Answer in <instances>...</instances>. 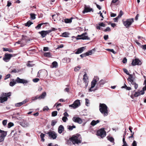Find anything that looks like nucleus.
Returning <instances> with one entry per match:
<instances>
[{
  "instance_id": "f3484780",
  "label": "nucleus",
  "mask_w": 146,
  "mask_h": 146,
  "mask_svg": "<svg viewBox=\"0 0 146 146\" xmlns=\"http://www.w3.org/2000/svg\"><path fill=\"white\" fill-rule=\"evenodd\" d=\"M105 82L104 80H102L99 82L97 84L96 88H99L101 87H102L103 85L104 84Z\"/></svg>"
},
{
  "instance_id": "3c124183",
  "label": "nucleus",
  "mask_w": 146,
  "mask_h": 146,
  "mask_svg": "<svg viewBox=\"0 0 146 146\" xmlns=\"http://www.w3.org/2000/svg\"><path fill=\"white\" fill-rule=\"evenodd\" d=\"M40 80L38 78H35L34 79H33V81L34 82H38Z\"/></svg>"
},
{
  "instance_id": "aec40b11",
  "label": "nucleus",
  "mask_w": 146,
  "mask_h": 146,
  "mask_svg": "<svg viewBox=\"0 0 146 146\" xmlns=\"http://www.w3.org/2000/svg\"><path fill=\"white\" fill-rule=\"evenodd\" d=\"M27 102V101L26 100H25L23 101L22 102H19L18 103H17L15 104V106L17 107H20L23 104H25Z\"/></svg>"
},
{
  "instance_id": "69168bd1",
  "label": "nucleus",
  "mask_w": 146,
  "mask_h": 146,
  "mask_svg": "<svg viewBox=\"0 0 146 146\" xmlns=\"http://www.w3.org/2000/svg\"><path fill=\"white\" fill-rule=\"evenodd\" d=\"M133 85H134V88L135 89H137L138 87V84H136V82H135L134 84H133Z\"/></svg>"
},
{
  "instance_id": "de8ad7c7",
  "label": "nucleus",
  "mask_w": 146,
  "mask_h": 146,
  "mask_svg": "<svg viewBox=\"0 0 146 146\" xmlns=\"http://www.w3.org/2000/svg\"><path fill=\"white\" fill-rule=\"evenodd\" d=\"M123 71L127 75H129L130 74H129V73L128 72V70H127L126 69L124 68L123 69Z\"/></svg>"
},
{
  "instance_id": "5701e85b",
  "label": "nucleus",
  "mask_w": 146,
  "mask_h": 146,
  "mask_svg": "<svg viewBox=\"0 0 146 146\" xmlns=\"http://www.w3.org/2000/svg\"><path fill=\"white\" fill-rule=\"evenodd\" d=\"M46 95V93L45 92H43L42 94H41L40 96H39V99L44 98Z\"/></svg>"
},
{
  "instance_id": "6ab92c4d",
  "label": "nucleus",
  "mask_w": 146,
  "mask_h": 146,
  "mask_svg": "<svg viewBox=\"0 0 146 146\" xmlns=\"http://www.w3.org/2000/svg\"><path fill=\"white\" fill-rule=\"evenodd\" d=\"M64 126L62 125H60L58 128V132L60 134H61L63 131H64Z\"/></svg>"
},
{
  "instance_id": "79ce46f5",
  "label": "nucleus",
  "mask_w": 146,
  "mask_h": 146,
  "mask_svg": "<svg viewBox=\"0 0 146 146\" xmlns=\"http://www.w3.org/2000/svg\"><path fill=\"white\" fill-rule=\"evenodd\" d=\"M31 63V62L30 61H29L27 63V65L29 67H32L34 65V64L31 63Z\"/></svg>"
},
{
  "instance_id": "f8f14e48",
  "label": "nucleus",
  "mask_w": 146,
  "mask_h": 146,
  "mask_svg": "<svg viewBox=\"0 0 146 146\" xmlns=\"http://www.w3.org/2000/svg\"><path fill=\"white\" fill-rule=\"evenodd\" d=\"M97 80H97V78H96V79L95 78H94L93 80L91 82V87L89 89V92H92L93 91L92 90V88H94L95 86Z\"/></svg>"
},
{
  "instance_id": "7ed1b4c3",
  "label": "nucleus",
  "mask_w": 146,
  "mask_h": 146,
  "mask_svg": "<svg viewBox=\"0 0 146 146\" xmlns=\"http://www.w3.org/2000/svg\"><path fill=\"white\" fill-rule=\"evenodd\" d=\"M133 22V18L129 19L125 21H123V23L126 28H129Z\"/></svg>"
},
{
  "instance_id": "72a5a7b5",
  "label": "nucleus",
  "mask_w": 146,
  "mask_h": 146,
  "mask_svg": "<svg viewBox=\"0 0 146 146\" xmlns=\"http://www.w3.org/2000/svg\"><path fill=\"white\" fill-rule=\"evenodd\" d=\"M57 121L56 120H52L51 121V125L52 126H54L57 123Z\"/></svg>"
},
{
  "instance_id": "6e6d98bb",
  "label": "nucleus",
  "mask_w": 146,
  "mask_h": 146,
  "mask_svg": "<svg viewBox=\"0 0 146 146\" xmlns=\"http://www.w3.org/2000/svg\"><path fill=\"white\" fill-rule=\"evenodd\" d=\"M7 120H4L2 122V123L5 126L6 125L7 123Z\"/></svg>"
},
{
  "instance_id": "ea45409f",
  "label": "nucleus",
  "mask_w": 146,
  "mask_h": 146,
  "mask_svg": "<svg viewBox=\"0 0 146 146\" xmlns=\"http://www.w3.org/2000/svg\"><path fill=\"white\" fill-rule=\"evenodd\" d=\"M14 125V124L12 122L9 123L7 125V127L8 128H10L11 127L13 126Z\"/></svg>"
},
{
  "instance_id": "774afa93",
  "label": "nucleus",
  "mask_w": 146,
  "mask_h": 146,
  "mask_svg": "<svg viewBox=\"0 0 146 146\" xmlns=\"http://www.w3.org/2000/svg\"><path fill=\"white\" fill-rule=\"evenodd\" d=\"M11 75L10 74H8L6 76L4 79L5 80H6L8 78H9L10 76Z\"/></svg>"
},
{
  "instance_id": "c85d7f7f",
  "label": "nucleus",
  "mask_w": 146,
  "mask_h": 146,
  "mask_svg": "<svg viewBox=\"0 0 146 146\" xmlns=\"http://www.w3.org/2000/svg\"><path fill=\"white\" fill-rule=\"evenodd\" d=\"M107 138L112 143H113L114 142V139L112 137L108 136Z\"/></svg>"
},
{
  "instance_id": "9b49d317",
  "label": "nucleus",
  "mask_w": 146,
  "mask_h": 146,
  "mask_svg": "<svg viewBox=\"0 0 146 146\" xmlns=\"http://www.w3.org/2000/svg\"><path fill=\"white\" fill-rule=\"evenodd\" d=\"M141 64V62L139 59L135 58L133 60L131 63V65L133 66H134L136 65H140Z\"/></svg>"
},
{
  "instance_id": "a878e982",
  "label": "nucleus",
  "mask_w": 146,
  "mask_h": 146,
  "mask_svg": "<svg viewBox=\"0 0 146 146\" xmlns=\"http://www.w3.org/2000/svg\"><path fill=\"white\" fill-rule=\"evenodd\" d=\"M3 51H8L10 52H13V50L12 49H10L9 48H3Z\"/></svg>"
},
{
  "instance_id": "20e7f679",
  "label": "nucleus",
  "mask_w": 146,
  "mask_h": 146,
  "mask_svg": "<svg viewBox=\"0 0 146 146\" xmlns=\"http://www.w3.org/2000/svg\"><path fill=\"white\" fill-rule=\"evenodd\" d=\"M96 135L98 136H100L102 138L105 137L106 136V133L104 128H102L98 130L97 131Z\"/></svg>"
},
{
  "instance_id": "e433bc0d",
  "label": "nucleus",
  "mask_w": 146,
  "mask_h": 146,
  "mask_svg": "<svg viewBox=\"0 0 146 146\" xmlns=\"http://www.w3.org/2000/svg\"><path fill=\"white\" fill-rule=\"evenodd\" d=\"M57 112L56 111H54L52 113V117H55L57 115Z\"/></svg>"
},
{
  "instance_id": "052dcab7",
  "label": "nucleus",
  "mask_w": 146,
  "mask_h": 146,
  "mask_svg": "<svg viewBox=\"0 0 146 146\" xmlns=\"http://www.w3.org/2000/svg\"><path fill=\"white\" fill-rule=\"evenodd\" d=\"M144 84L145 85V86L143 88V90H146V80L144 81Z\"/></svg>"
},
{
  "instance_id": "9d476101",
  "label": "nucleus",
  "mask_w": 146,
  "mask_h": 146,
  "mask_svg": "<svg viewBox=\"0 0 146 146\" xmlns=\"http://www.w3.org/2000/svg\"><path fill=\"white\" fill-rule=\"evenodd\" d=\"M90 11L93 12V9L90 8L89 6H86V5H84V9L82 11V13L84 14L86 13L90 12Z\"/></svg>"
},
{
  "instance_id": "7c9ffc66",
  "label": "nucleus",
  "mask_w": 146,
  "mask_h": 146,
  "mask_svg": "<svg viewBox=\"0 0 146 146\" xmlns=\"http://www.w3.org/2000/svg\"><path fill=\"white\" fill-rule=\"evenodd\" d=\"M30 15L31 16V18L32 20L35 19L36 17H35L36 15L33 13H31L30 14Z\"/></svg>"
},
{
  "instance_id": "864d4df0",
  "label": "nucleus",
  "mask_w": 146,
  "mask_h": 146,
  "mask_svg": "<svg viewBox=\"0 0 146 146\" xmlns=\"http://www.w3.org/2000/svg\"><path fill=\"white\" fill-rule=\"evenodd\" d=\"M111 29L110 27H107L106 29H105L104 31L105 32L106 31H111Z\"/></svg>"
},
{
  "instance_id": "e2e57ef3",
  "label": "nucleus",
  "mask_w": 146,
  "mask_h": 146,
  "mask_svg": "<svg viewBox=\"0 0 146 146\" xmlns=\"http://www.w3.org/2000/svg\"><path fill=\"white\" fill-rule=\"evenodd\" d=\"M137 142L135 141H134L132 143V146H137Z\"/></svg>"
},
{
  "instance_id": "13d9d810",
  "label": "nucleus",
  "mask_w": 146,
  "mask_h": 146,
  "mask_svg": "<svg viewBox=\"0 0 146 146\" xmlns=\"http://www.w3.org/2000/svg\"><path fill=\"white\" fill-rule=\"evenodd\" d=\"M127 59L126 57L124 58L123 60H122V62L123 63H125L127 62Z\"/></svg>"
},
{
  "instance_id": "a19ab883",
  "label": "nucleus",
  "mask_w": 146,
  "mask_h": 146,
  "mask_svg": "<svg viewBox=\"0 0 146 146\" xmlns=\"http://www.w3.org/2000/svg\"><path fill=\"white\" fill-rule=\"evenodd\" d=\"M106 50L109 51H110L112 52L114 54H115L116 53V52H115L114 50L113 49H106Z\"/></svg>"
},
{
  "instance_id": "f704fd0d",
  "label": "nucleus",
  "mask_w": 146,
  "mask_h": 146,
  "mask_svg": "<svg viewBox=\"0 0 146 146\" xmlns=\"http://www.w3.org/2000/svg\"><path fill=\"white\" fill-rule=\"evenodd\" d=\"M44 23H42L38 24L35 27V28L36 29H39L41 28V26Z\"/></svg>"
},
{
  "instance_id": "c03bdc74",
  "label": "nucleus",
  "mask_w": 146,
  "mask_h": 146,
  "mask_svg": "<svg viewBox=\"0 0 146 146\" xmlns=\"http://www.w3.org/2000/svg\"><path fill=\"white\" fill-rule=\"evenodd\" d=\"M68 34L66 32H64L62 34V36L64 37H67Z\"/></svg>"
},
{
  "instance_id": "4be33fe9",
  "label": "nucleus",
  "mask_w": 146,
  "mask_h": 146,
  "mask_svg": "<svg viewBox=\"0 0 146 146\" xmlns=\"http://www.w3.org/2000/svg\"><path fill=\"white\" fill-rule=\"evenodd\" d=\"M73 19V17H71L70 19H64V22L66 23H71L72 22V19Z\"/></svg>"
},
{
  "instance_id": "6e6552de",
  "label": "nucleus",
  "mask_w": 146,
  "mask_h": 146,
  "mask_svg": "<svg viewBox=\"0 0 146 146\" xmlns=\"http://www.w3.org/2000/svg\"><path fill=\"white\" fill-rule=\"evenodd\" d=\"M48 135L49 137L53 139H55L57 137V134L54 131H49L46 133Z\"/></svg>"
},
{
  "instance_id": "a18cd8bd",
  "label": "nucleus",
  "mask_w": 146,
  "mask_h": 146,
  "mask_svg": "<svg viewBox=\"0 0 146 146\" xmlns=\"http://www.w3.org/2000/svg\"><path fill=\"white\" fill-rule=\"evenodd\" d=\"M86 54L87 56L91 55L92 54V50H91L88 51V52H86Z\"/></svg>"
},
{
  "instance_id": "393cba45",
  "label": "nucleus",
  "mask_w": 146,
  "mask_h": 146,
  "mask_svg": "<svg viewBox=\"0 0 146 146\" xmlns=\"http://www.w3.org/2000/svg\"><path fill=\"white\" fill-rule=\"evenodd\" d=\"M67 127L68 129L69 130L71 131L72 130L73 128H75L76 127L74 125L72 126L68 125Z\"/></svg>"
},
{
  "instance_id": "412c9836",
  "label": "nucleus",
  "mask_w": 146,
  "mask_h": 146,
  "mask_svg": "<svg viewBox=\"0 0 146 146\" xmlns=\"http://www.w3.org/2000/svg\"><path fill=\"white\" fill-rule=\"evenodd\" d=\"M8 98L7 97H0V102L1 103H3L4 102H6Z\"/></svg>"
},
{
  "instance_id": "a211bd4d",
  "label": "nucleus",
  "mask_w": 146,
  "mask_h": 146,
  "mask_svg": "<svg viewBox=\"0 0 146 146\" xmlns=\"http://www.w3.org/2000/svg\"><path fill=\"white\" fill-rule=\"evenodd\" d=\"M85 49L84 47H82L78 48L77 51L75 52V54H78L82 53Z\"/></svg>"
},
{
  "instance_id": "2f4dec72",
  "label": "nucleus",
  "mask_w": 146,
  "mask_h": 146,
  "mask_svg": "<svg viewBox=\"0 0 146 146\" xmlns=\"http://www.w3.org/2000/svg\"><path fill=\"white\" fill-rule=\"evenodd\" d=\"M45 136V134L42 133H41L40 135V137L41 139V140L42 141H44V137Z\"/></svg>"
},
{
  "instance_id": "338daca9",
  "label": "nucleus",
  "mask_w": 146,
  "mask_h": 146,
  "mask_svg": "<svg viewBox=\"0 0 146 146\" xmlns=\"http://www.w3.org/2000/svg\"><path fill=\"white\" fill-rule=\"evenodd\" d=\"M119 18L117 16L116 17L113 19V21L115 22H117L118 21V19Z\"/></svg>"
},
{
  "instance_id": "4c0bfd02",
  "label": "nucleus",
  "mask_w": 146,
  "mask_h": 146,
  "mask_svg": "<svg viewBox=\"0 0 146 146\" xmlns=\"http://www.w3.org/2000/svg\"><path fill=\"white\" fill-rule=\"evenodd\" d=\"M16 82L15 81L11 82L9 83L10 86H13L16 83Z\"/></svg>"
},
{
  "instance_id": "8fccbe9b",
  "label": "nucleus",
  "mask_w": 146,
  "mask_h": 146,
  "mask_svg": "<svg viewBox=\"0 0 146 146\" xmlns=\"http://www.w3.org/2000/svg\"><path fill=\"white\" fill-rule=\"evenodd\" d=\"M62 119L64 122H66L68 119L66 117L64 116L62 117Z\"/></svg>"
},
{
  "instance_id": "680f3d73",
  "label": "nucleus",
  "mask_w": 146,
  "mask_h": 146,
  "mask_svg": "<svg viewBox=\"0 0 146 146\" xmlns=\"http://www.w3.org/2000/svg\"><path fill=\"white\" fill-rule=\"evenodd\" d=\"M80 68L79 66L76 67L74 69V71L76 72L80 69Z\"/></svg>"
},
{
  "instance_id": "0eeeda50",
  "label": "nucleus",
  "mask_w": 146,
  "mask_h": 146,
  "mask_svg": "<svg viewBox=\"0 0 146 146\" xmlns=\"http://www.w3.org/2000/svg\"><path fill=\"white\" fill-rule=\"evenodd\" d=\"M13 56L14 55L12 54L6 53L5 54L4 57L3 58V60L5 62H8Z\"/></svg>"
},
{
  "instance_id": "f03ea898",
  "label": "nucleus",
  "mask_w": 146,
  "mask_h": 146,
  "mask_svg": "<svg viewBox=\"0 0 146 146\" xmlns=\"http://www.w3.org/2000/svg\"><path fill=\"white\" fill-rule=\"evenodd\" d=\"M99 110L104 116H106L108 115V108L105 104H100L99 105Z\"/></svg>"
},
{
  "instance_id": "cd10ccee",
  "label": "nucleus",
  "mask_w": 146,
  "mask_h": 146,
  "mask_svg": "<svg viewBox=\"0 0 146 146\" xmlns=\"http://www.w3.org/2000/svg\"><path fill=\"white\" fill-rule=\"evenodd\" d=\"M33 24L30 21H29L27 22L25 24V26L26 27H29L31 25Z\"/></svg>"
},
{
  "instance_id": "37998d69",
  "label": "nucleus",
  "mask_w": 146,
  "mask_h": 146,
  "mask_svg": "<svg viewBox=\"0 0 146 146\" xmlns=\"http://www.w3.org/2000/svg\"><path fill=\"white\" fill-rule=\"evenodd\" d=\"M123 13L122 10H120V12L118 16V17L119 18L121 17V16L123 15Z\"/></svg>"
},
{
  "instance_id": "09e8293b",
  "label": "nucleus",
  "mask_w": 146,
  "mask_h": 146,
  "mask_svg": "<svg viewBox=\"0 0 146 146\" xmlns=\"http://www.w3.org/2000/svg\"><path fill=\"white\" fill-rule=\"evenodd\" d=\"M39 96L37 95L35 97H33L32 98V100H35L37 99H39Z\"/></svg>"
},
{
  "instance_id": "f257e3e1",
  "label": "nucleus",
  "mask_w": 146,
  "mask_h": 146,
  "mask_svg": "<svg viewBox=\"0 0 146 146\" xmlns=\"http://www.w3.org/2000/svg\"><path fill=\"white\" fill-rule=\"evenodd\" d=\"M82 142V137L80 134L77 133L74 135L66 141V143L71 145L72 144L79 145Z\"/></svg>"
},
{
  "instance_id": "603ef678",
  "label": "nucleus",
  "mask_w": 146,
  "mask_h": 146,
  "mask_svg": "<svg viewBox=\"0 0 146 146\" xmlns=\"http://www.w3.org/2000/svg\"><path fill=\"white\" fill-rule=\"evenodd\" d=\"M49 110V108L47 106H46L44 107V108H43V110L44 111H48Z\"/></svg>"
},
{
  "instance_id": "5fc2aeb1",
  "label": "nucleus",
  "mask_w": 146,
  "mask_h": 146,
  "mask_svg": "<svg viewBox=\"0 0 146 146\" xmlns=\"http://www.w3.org/2000/svg\"><path fill=\"white\" fill-rule=\"evenodd\" d=\"M52 18L54 19V21H55V19H56L57 17V15H53L52 16Z\"/></svg>"
},
{
  "instance_id": "b1692460",
  "label": "nucleus",
  "mask_w": 146,
  "mask_h": 146,
  "mask_svg": "<svg viewBox=\"0 0 146 146\" xmlns=\"http://www.w3.org/2000/svg\"><path fill=\"white\" fill-rule=\"evenodd\" d=\"M121 88H125L127 90H129L131 89V88L130 87H127L125 84H124V86H122Z\"/></svg>"
},
{
  "instance_id": "473e14b6",
  "label": "nucleus",
  "mask_w": 146,
  "mask_h": 146,
  "mask_svg": "<svg viewBox=\"0 0 146 146\" xmlns=\"http://www.w3.org/2000/svg\"><path fill=\"white\" fill-rule=\"evenodd\" d=\"M133 92H135V93L134 94V96L135 97H137L139 96H140V94L138 92H136L135 91V90H134L133 91Z\"/></svg>"
},
{
  "instance_id": "0e129e2a",
  "label": "nucleus",
  "mask_w": 146,
  "mask_h": 146,
  "mask_svg": "<svg viewBox=\"0 0 146 146\" xmlns=\"http://www.w3.org/2000/svg\"><path fill=\"white\" fill-rule=\"evenodd\" d=\"M87 56L86 53L82 54L80 55V56L82 58Z\"/></svg>"
},
{
  "instance_id": "4468645a",
  "label": "nucleus",
  "mask_w": 146,
  "mask_h": 146,
  "mask_svg": "<svg viewBox=\"0 0 146 146\" xmlns=\"http://www.w3.org/2000/svg\"><path fill=\"white\" fill-rule=\"evenodd\" d=\"M49 31H42L39 32L38 33L41 35L42 38L44 37L47 34L49 33Z\"/></svg>"
},
{
  "instance_id": "dca6fc26",
  "label": "nucleus",
  "mask_w": 146,
  "mask_h": 146,
  "mask_svg": "<svg viewBox=\"0 0 146 146\" xmlns=\"http://www.w3.org/2000/svg\"><path fill=\"white\" fill-rule=\"evenodd\" d=\"M73 121L76 123L81 124L82 122V119L79 117H74L72 118Z\"/></svg>"
},
{
  "instance_id": "c9c22d12",
  "label": "nucleus",
  "mask_w": 146,
  "mask_h": 146,
  "mask_svg": "<svg viewBox=\"0 0 146 146\" xmlns=\"http://www.w3.org/2000/svg\"><path fill=\"white\" fill-rule=\"evenodd\" d=\"M53 67H56L58 66L57 62L56 61H54L52 63Z\"/></svg>"
},
{
  "instance_id": "ddd939ff",
  "label": "nucleus",
  "mask_w": 146,
  "mask_h": 146,
  "mask_svg": "<svg viewBox=\"0 0 146 146\" xmlns=\"http://www.w3.org/2000/svg\"><path fill=\"white\" fill-rule=\"evenodd\" d=\"M16 81L17 83H23V84H26L28 82V81L27 80L24 79H20L19 77H17V78Z\"/></svg>"
},
{
  "instance_id": "bb28decb",
  "label": "nucleus",
  "mask_w": 146,
  "mask_h": 146,
  "mask_svg": "<svg viewBox=\"0 0 146 146\" xmlns=\"http://www.w3.org/2000/svg\"><path fill=\"white\" fill-rule=\"evenodd\" d=\"M129 76L128 78L127 79L128 80H130L131 79L132 80H134L135 78V77H133V75L131 74H130L129 75Z\"/></svg>"
},
{
  "instance_id": "49530a36",
  "label": "nucleus",
  "mask_w": 146,
  "mask_h": 146,
  "mask_svg": "<svg viewBox=\"0 0 146 146\" xmlns=\"http://www.w3.org/2000/svg\"><path fill=\"white\" fill-rule=\"evenodd\" d=\"M96 124V121L94 120H92L90 123V124L92 126H94Z\"/></svg>"
},
{
  "instance_id": "bf43d9fd",
  "label": "nucleus",
  "mask_w": 146,
  "mask_h": 146,
  "mask_svg": "<svg viewBox=\"0 0 146 146\" xmlns=\"http://www.w3.org/2000/svg\"><path fill=\"white\" fill-rule=\"evenodd\" d=\"M99 25L100 26L105 27V24L103 23H101L99 24Z\"/></svg>"
},
{
  "instance_id": "423d86ee",
  "label": "nucleus",
  "mask_w": 146,
  "mask_h": 146,
  "mask_svg": "<svg viewBox=\"0 0 146 146\" xmlns=\"http://www.w3.org/2000/svg\"><path fill=\"white\" fill-rule=\"evenodd\" d=\"M87 33L86 32L82 33L81 35H78L77 36V37L76 38L78 39L82 40H89L90 38L87 35Z\"/></svg>"
},
{
  "instance_id": "2eb2a0df",
  "label": "nucleus",
  "mask_w": 146,
  "mask_h": 146,
  "mask_svg": "<svg viewBox=\"0 0 146 146\" xmlns=\"http://www.w3.org/2000/svg\"><path fill=\"white\" fill-rule=\"evenodd\" d=\"M84 77L83 79V80L84 82V83L85 84V86L86 87L88 86V78L87 76L86 73H85L84 75Z\"/></svg>"
},
{
  "instance_id": "c756f323",
  "label": "nucleus",
  "mask_w": 146,
  "mask_h": 146,
  "mask_svg": "<svg viewBox=\"0 0 146 146\" xmlns=\"http://www.w3.org/2000/svg\"><path fill=\"white\" fill-rule=\"evenodd\" d=\"M44 56L46 57H51V54L50 52H45L44 54Z\"/></svg>"
},
{
  "instance_id": "58836bf2",
  "label": "nucleus",
  "mask_w": 146,
  "mask_h": 146,
  "mask_svg": "<svg viewBox=\"0 0 146 146\" xmlns=\"http://www.w3.org/2000/svg\"><path fill=\"white\" fill-rule=\"evenodd\" d=\"M4 94L3 95L5 97H7H7H9L11 95V93L10 92H9L8 93H5V94Z\"/></svg>"
},
{
  "instance_id": "1a4fd4ad",
  "label": "nucleus",
  "mask_w": 146,
  "mask_h": 146,
  "mask_svg": "<svg viewBox=\"0 0 146 146\" xmlns=\"http://www.w3.org/2000/svg\"><path fill=\"white\" fill-rule=\"evenodd\" d=\"M80 105V100H76L74 103L71 105H69L70 107H71L74 108H77Z\"/></svg>"
},
{
  "instance_id": "39448f33",
  "label": "nucleus",
  "mask_w": 146,
  "mask_h": 146,
  "mask_svg": "<svg viewBox=\"0 0 146 146\" xmlns=\"http://www.w3.org/2000/svg\"><path fill=\"white\" fill-rule=\"evenodd\" d=\"M0 143H1L4 141L5 138L7 135V131L0 129Z\"/></svg>"
},
{
  "instance_id": "4d7b16f0",
  "label": "nucleus",
  "mask_w": 146,
  "mask_h": 146,
  "mask_svg": "<svg viewBox=\"0 0 146 146\" xmlns=\"http://www.w3.org/2000/svg\"><path fill=\"white\" fill-rule=\"evenodd\" d=\"M56 30L57 29H55L54 28H51V29L48 30V31H50L49 32V33H51V32H52V31H55V30Z\"/></svg>"
}]
</instances>
